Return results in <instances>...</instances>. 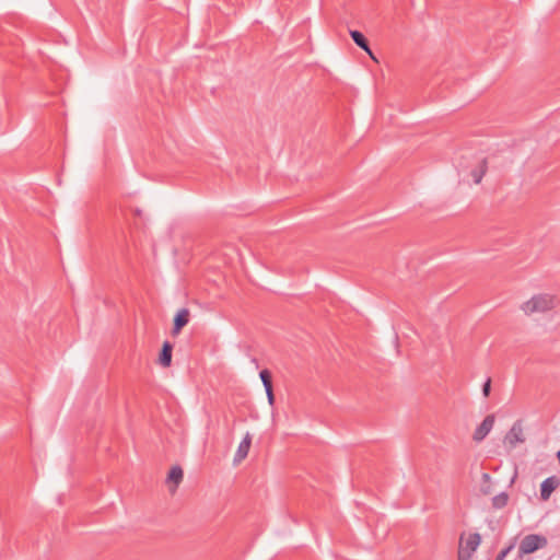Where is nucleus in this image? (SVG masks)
I'll return each mask as SVG.
<instances>
[{
	"label": "nucleus",
	"instance_id": "13",
	"mask_svg": "<svg viewBox=\"0 0 560 560\" xmlns=\"http://www.w3.org/2000/svg\"><path fill=\"white\" fill-rule=\"evenodd\" d=\"M509 495L505 492H501L492 498V506L495 509H502L508 504Z\"/></svg>",
	"mask_w": 560,
	"mask_h": 560
},
{
	"label": "nucleus",
	"instance_id": "3",
	"mask_svg": "<svg viewBox=\"0 0 560 560\" xmlns=\"http://www.w3.org/2000/svg\"><path fill=\"white\" fill-rule=\"evenodd\" d=\"M480 542L481 536L478 533L469 534L465 542H463V537H460L458 547V560H470Z\"/></svg>",
	"mask_w": 560,
	"mask_h": 560
},
{
	"label": "nucleus",
	"instance_id": "5",
	"mask_svg": "<svg viewBox=\"0 0 560 560\" xmlns=\"http://www.w3.org/2000/svg\"><path fill=\"white\" fill-rule=\"evenodd\" d=\"M494 415H488L482 422L476 428L472 439L476 442H481L490 433L494 425Z\"/></svg>",
	"mask_w": 560,
	"mask_h": 560
},
{
	"label": "nucleus",
	"instance_id": "4",
	"mask_svg": "<svg viewBox=\"0 0 560 560\" xmlns=\"http://www.w3.org/2000/svg\"><path fill=\"white\" fill-rule=\"evenodd\" d=\"M524 430L521 420H517L513 423L509 432L504 436V444H506L510 448L516 447L517 444L524 443Z\"/></svg>",
	"mask_w": 560,
	"mask_h": 560
},
{
	"label": "nucleus",
	"instance_id": "9",
	"mask_svg": "<svg viewBox=\"0 0 560 560\" xmlns=\"http://www.w3.org/2000/svg\"><path fill=\"white\" fill-rule=\"evenodd\" d=\"M172 351H173L172 343L170 341H165L162 346L160 357H159V362L162 366L167 368L171 365Z\"/></svg>",
	"mask_w": 560,
	"mask_h": 560
},
{
	"label": "nucleus",
	"instance_id": "8",
	"mask_svg": "<svg viewBox=\"0 0 560 560\" xmlns=\"http://www.w3.org/2000/svg\"><path fill=\"white\" fill-rule=\"evenodd\" d=\"M189 310L180 308L174 317L173 335H177L189 322Z\"/></svg>",
	"mask_w": 560,
	"mask_h": 560
},
{
	"label": "nucleus",
	"instance_id": "15",
	"mask_svg": "<svg viewBox=\"0 0 560 560\" xmlns=\"http://www.w3.org/2000/svg\"><path fill=\"white\" fill-rule=\"evenodd\" d=\"M513 548H514V544H510L508 547H505L498 553L495 560H504L505 557L512 551Z\"/></svg>",
	"mask_w": 560,
	"mask_h": 560
},
{
	"label": "nucleus",
	"instance_id": "2",
	"mask_svg": "<svg viewBox=\"0 0 560 560\" xmlns=\"http://www.w3.org/2000/svg\"><path fill=\"white\" fill-rule=\"evenodd\" d=\"M548 544L547 538L539 534L526 535L520 542L518 556L523 557L533 553L538 549L546 547Z\"/></svg>",
	"mask_w": 560,
	"mask_h": 560
},
{
	"label": "nucleus",
	"instance_id": "18",
	"mask_svg": "<svg viewBox=\"0 0 560 560\" xmlns=\"http://www.w3.org/2000/svg\"><path fill=\"white\" fill-rule=\"evenodd\" d=\"M557 458H558L559 464H560V450L557 452Z\"/></svg>",
	"mask_w": 560,
	"mask_h": 560
},
{
	"label": "nucleus",
	"instance_id": "17",
	"mask_svg": "<svg viewBox=\"0 0 560 560\" xmlns=\"http://www.w3.org/2000/svg\"><path fill=\"white\" fill-rule=\"evenodd\" d=\"M265 390H266V395H267V398H268V402L270 405H273V402H275V395H273L272 385L266 387Z\"/></svg>",
	"mask_w": 560,
	"mask_h": 560
},
{
	"label": "nucleus",
	"instance_id": "6",
	"mask_svg": "<svg viewBox=\"0 0 560 560\" xmlns=\"http://www.w3.org/2000/svg\"><path fill=\"white\" fill-rule=\"evenodd\" d=\"M560 486V480L556 476L546 478L540 485V499L549 500L551 493Z\"/></svg>",
	"mask_w": 560,
	"mask_h": 560
},
{
	"label": "nucleus",
	"instance_id": "16",
	"mask_svg": "<svg viewBox=\"0 0 560 560\" xmlns=\"http://www.w3.org/2000/svg\"><path fill=\"white\" fill-rule=\"evenodd\" d=\"M490 390H491V378L488 377L482 385V395L485 397H488L490 395Z\"/></svg>",
	"mask_w": 560,
	"mask_h": 560
},
{
	"label": "nucleus",
	"instance_id": "10",
	"mask_svg": "<svg viewBox=\"0 0 560 560\" xmlns=\"http://www.w3.org/2000/svg\"><path fill=\"white\" fill-rule=\"evenodd\" d=\"M350 36L352 38V40L361 48L363 49L365 52H368L372 58L373 55H372V50L370 48V45H369V42L368 39L365 38V36L359 32V31H350Z\"/></svg>",
	"mask_w": 560,
	"mask_h": 560
},
{
	"label": "nucleus",
	"instance_id": "14",
	"mask_svg": "<svg viewBox=\"0 0 560 560\" xmlns=\"http://www.w3.org/2000/svg\"><path fill=\"white\" fill-rule=\"evenodd\" d=\"M259 376L265 388L272 385L271 373L268 370L260 371Z\"/></svg>",
	"mask_w": 560,
	"mask_h": 560
},
{
	"label": "nucleus",
	"instance_id": "12",
	"mask_svg": "<svg viewBox=\"0 0 560 560\" xmlns=\"http://www.w3.org/2000/svg\"><path fill=\"white\" fill-rule=\"evenodd\" d=\"M184 477L183 469L179 466H174L168 472L167 480L174 483V490L182 482Z\"/></svg>",
	"mask_w": 560,
	"mask_h": 560
},
{
	"label": "nucleus",
	"instance_id": "1",
	"mask_svg": "<svg viewBox=\"0 0 560 560\" xmlns=\"http://www.w3.org/2000/svg\"><path fill=\"white\" fill-rule=\"evenodd\" d=\"M556 298L550 294H537L522 305L525 314L547 312L556 306Z\"/></svg>",
	"mask_w": 560,
	"mask_h": 560
},
{
	"label": "nucleus",
	"instance_id": "7",
	"mask_svg": "<svg viewBox=\"0 0 560 560\" xmlns=\"http://www.w3.org/2000/svg\"><path fill=\"white\" fill-rule=\"evenodd\" d=\"M250 444H252V435L247 432L245 434V436L243 438V440L241 441V443L235 452V455L233 458V462L235 465L240 464L242 460H244L247 457L249 448H250Z\"/></svg>",
	"mask_w": 560,
	"mask_h": 560
},
{
	"label": "nucleus",
	"instance_id": "11",
	"mask_svg": "<svg viewBox=\"0 0 560 560\" xmlns=\"http://www.w3.org/2000/svg\"><path fill=\"white\" fill-rule=\"evenodd\" d=\"M487 172V160L486 159H482L478 166L475 167L471 172H470V176L472 178V182L475 184H479L481 183L482 180V177L485 176Z\"/></svg>",
	"mask_w": 560,
	"mask_h": 560
}]
</instances>
